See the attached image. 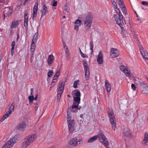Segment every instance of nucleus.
I'll use <instances>...</instances> for the list:
<instances>
[{"label":"nucleus","mask_w":148,"mask_h":148,"mask_svg":"<svg viewBox=\"0 0 148 148\" xmlns=\"http://www.w3.org/2000/svg\"><path fill=\"white\" fill-rule=\"evenodd\" d=\"M115 12L114 15V18L116 21V23L121 28L123 26L122 24L125 23V20L120 10L118 7L114 8Z\"/></svg>","instance_id":"1"},{"label":"nucleus","mask_w":148,"mask_h":148,"mask_svg":"<svg viewBox=\"0 0 148 148\" xmlns=\"http://www.w3.org/2000/svg\"><path fill=\"white\" fill-rule=\"evenodd\" d=\"M37 136L34 134H31L27 136L23 140L21 147L22 148L28 147L34 142Z\"/></svg>","instance_id":"2"},{"label":"nucleus","mask_w":148,"mask_h":148,"mask_svg":"<svg viewBox=\"0 0 148 148\" xmlns=\"http://www.w3.org/2000/svg\"><path fill=\"white\" fill-rule=\"evenodd\" d=\"M92 20V16L90 13H88L84 21L85 29L86 31H88L90 28Z\"/></svg>","instance_id":"3"},{"label":"nucleus","mask_w":148,"mask_h":148,"mask_svg":"<svg viewBox=\"0 0 148 148\" xmlns=\"http://www.w3.org/2000/svg\"><path fill=\"white\" fill-rule=\"evenodd\" d=\"M18 139L17 137L15 136L10 138L7 141L3 146L1 148H10L18 140Z\"/></svg>","instance_id":"4"},{"label":"nucleus","mask_w":148,"mask_h":148,"mask_svg":"<svg viewBox=\"0 0 148 148\" xmlns=\"http://www.w3.org/2000/svg\"><path fill=\"white\" fill-rule=\"evenodd\" d=\"M58 89L57 91V101H60L61 95L64 90V85H63V81H60L58 84Z\"/></svg>","instance_id":"5"},{"label":"nucleus","mask_w":148,"mask_h":148,"mask_svg":"<svg viewBox=\"0 0 148 148\" xmlns=\"http://www.w3.org/2000/svg\"><path fill=\"white\" fill-rule=\"evenodd\" d=\"M108 116L110 119V122L112 125V130H115V127L116 126V121L115 117L114 116V113L113 111L110 110L108 112Z\"/></svg>","instance_id":"6"},{"label":"nucleus","mask_w":148,"mask_h":148,"mask_svg":"<svg viewBox=\"0 0 148 148\" xmlns=\"http://www.w3.org/2000/svg\"><path fill=\"white\" fill-rule=\"evenodd\" d=\"M83 65L84 70L85 79L86 80L88 81L90 78L89 69L87 62L85 60L83 61Z\"/></svg>","instance_id":"7"},{"label":"nucleus","mask_w":148,"mask_h":148,"mask_svg":"<svg viewBox=\"0 0 148 148\" xmlns=\"http://www.w3.org/2000/svg\"><path fill=\"white\" fill-rule=\"evenodd\" d=\"M97 138H99L100 141L105 146H108L109 143L107 138L102 133L99 134L97 135Z\"/></svg>","instance_id":"8"},{"label":"nucleus","mask_w":148,"mask_h":148,"mask_svg":"<svg viewBox=\"0 0 148 148\" xmlns=\"http://www.w3.org/2000/svg\"><path fill=\"white\" fill-rule=\"evenodd\" d=\"M14 106L12 105V104L11 105L9 109L6 112L5 114L3 115L2 118L1 119V121H3L8 117L14 111Z\"/></svg>","instance_id":"9"},{"label":"nucleus","mask_w":148,"mask_h":148,"mask_svg":"<svg viewBox=\"0 0 148 148\" xmlns=\"http://www.w3.org/2000/svg\"><path fill=\"white\" fill-rule=\"evenodd\" d=\"M120 54L119 50L115 48H112L111 50L110 56L112 58H115L118 57Z\"/></svg>","instance_id":"10"},{"label":"nucleus","mask_w":148,"mask_h":148,"mask_svg":"<svg viewBox=\"0 0 148 148\" xmlns=\"http://www.w3.org/2000/svg\"><path fill=\"white\" fill-rule=\"evenodd\" d=\"M120 69L126 74L129 78H131V76L130 75V72L129 71L127 67L123 66H121L120 67Z\"/></svg>","instance_id":"11"},{"label":"nucleus","mask_w":148,"mask_h":148,"mask_svg":"<svg viewBox=\"0 0 148 148\" xmlns=\"http://www.w3.org/2000/svg\"><path fill=\"white\" fill-rule=\"evenodd\" d=\"M139 49L143 57L146 59H148V54L147 51L145 50L142 46L140 45Z\"/></svg>","instance_id":"12"},{"label":"nucleus","mask_w":148,"mask_h":148,"mask_svg":"<svg viewBox=\"0 0 148 148\" xmlns=\"http://www.w3.org/2000/svg\"><path fill=\"white\" fill-rule=\"evenodd\" d=\"M38 2L36 1L34 5L33 8L32 14V19L34 20V18L37 15V12L38 10Z\"/></svg>","instance_id":"13"},{"label":"nucleus","mask_w":148,"mask_h":148,"mask_svg":"<svg viewBox=\"0 0 148 148\" xmlns=\"http://www.w3.org/2000/svg\"><path fill=\"white\" fill-rule=\"evenodd\" d=\"M68 122L69 129L70 132H72L74 130L75 122L72 120Z\"/></svg>","instance_id":"14"},{"label":"nucleus","mask_w":148,"mask_h":148,"mask_svg":"<svg viewBox=\"0 0 148 148\" xmlns=\"http://www.w3.org/2000/svg\"><path fill=\"white\" fill-rule=\"evenodd\" d=\"M97 60L99 64H102L103 62V54L102 51H100L99 55L97 57Z\"/></svg>","instance_id":"15"},{"label":"nucleus","mask_w":148,"mask_h":148,"mask_svg":"<svg viewBox=\"0 0 148 148\" xmlns=\"http://www.w3.org/2000/svg\"><path fill=\"white\" fill-rule=\"evenodd\" d=\"M148 143V132L145 133L142 144L143 145L145 146L147 145Z\"/></svg>","instance_id":"16"},{"label":"nucleus","mask_w":148,"mask_h":148,"mask_svg":"<svg viewBox=\"0 0 148 148\" xmlns=\"http://www.w3.org/2000/svg\"><path fill=\"white\" fill-rule=\"evenodd\" d=\"M123 133L124 136L129 138H132V136L131 134V132L129 129L125 130L124 129L123 130Z\"/></svg>","instance_id":"17"},{"label":"nucleus","mask_w":148,"mask_h":148,"mask_svg":"<svg viewBox=\"0 0 148 148\" xmlns=\"http://www.w3.org/2000/svg\"><path fill=\"white\" fill-rule=\"evenodd\" d=\"M77 140L78 139L77 138H73L69 141V143L72 145L76 146L77 145L78 143Z\"/></svg>","instance_id":"18"},{"label":"nucleus","mask_w":148,"mask_h":148,"mask_svg":"<svg viewBox=\"0 0 148 148\" xmlns=\"http://www.w3.org/2000/svg\"><path fill=\"white\" fill-rule=\"evenodd\" d=\"M12 8L10 7L5 8L4 10V15L6 14L9 16H10L11 15L12 13Z\"/></svg>","instance_id":"19"},{"label":"nucleus","mask_w":148,"mask_h":148,"mask_svg":"<svg viewBox=\"0 0 148 148\" xmlns=\"http://www.w3.org/2000/svg\"><path fill=\"white\" fill-rule=\"evenodd\" d=\"M47 11V8L45 5H44L42 7L41 11V18H42L45 16Z\"/></svg>","instance_id":"20"},{"label":"nucleus","mask_w":148,"mask_h":148,"mask_svg":"<svg viewBox=\"0 0 148 148\" xmlns=\"http://www.w3.org/2000/svg\"><path fill=\"white\" fill-rule=\"evenodd\" d=\"M105 87L107 92L108 93L110 92L111 90V85L109 83L107 80H106L105 81Z\"/></svg>","instance_id":"21"},{"label":"nucleus","mask_w":148,"mask_h":148,"mask_svg":"<svg viewBox=\"0 0 148 148\" xmlns=\"http://www.w3.org/2000/svg\"><path fill=\"white\" fill-rule=\"evenodd\" d=\"M20 20H14L13 21L11 25V27L12 28H16L19 24Z\"/></svg>","instance_id":"22"},{"label":"nucleus","mask_w":148,"mask_h":148,"mask_svg":"<svg viewBox=\"0 0 148 148\" xmlns=\"http://www.w3.org/2000/svg\"><path fill=\"white\" fill-rule=\"evenodd\" d=\"M54 60V56L52 55L51 54L49 55L47 59V62L48 64H51L53 62Z\"/></svg>","instance_id":"23"},{"label":"nucleus","mask_w":148,"mask_h":148,"mask_svg":"<svg viewBox=\"0 0 148 148\" xmlns=\"http://www.w3.org/2000/svg\"><path fill=\"white\" fill-rule=\"evenodd\" d=\"M35 43H33L32 42L31 45L30 47V49L31 51V54L32 56H33L34 53V51L36 47Z\"/></svg>","instance_id":"24"},{"label":"nucleus","mask_w":148,"mask_h":148,"mask_svg":"<svg viewBox=\"0 0 148 148\" xmlns=\"http://www.w3.org/2000/svg\"><path fill=\"white\" fill-rule=\"evenodd\" d=\"M38 32L36 33L33 36V39L32 40V42L33 43H35L37 41L38 37Z\"/></svg>","instance_id":"25"},{"label":"nucleus","mask_w":148,"mask_h":148,"mask_svg":"<svg viewBox=\"0 0 148 148\" xmlns=\"http://www.w3.org/2000/svg\"><path fill=\"white\" fill-rule=\"evenodd\" d=\"M71 111V108H68L67 110V121L69 122L70 121H71V116L70 115V111Z\"/></svg>","instance_id":"26"},{"label":"nucleus","mask_w":148,"mask_h":148,"mask_svg":"<svg viewBox=\"0 0 148 148\" xmlns=\"http://www.w3.org/2000/svg\"><path fill=\"white\" fill-rule=\"evenodd\" d=\"M97 138V135L93 136L90 138L88 141V143H91L96 140Z\"/></svg>","instance_id":"27"},{"label":"nucleus","mask_w":148,"mask_h":148,"mask_svg":"<svg viewBox=\"0 0 148 148\" xmlns=\"http://www.w3.org/2000/svg\"><path fill=\"white\" fill-rule=\"evenodd\" d=\"M26 125L24 122H21L18 127V129H23L25 128Z\"/></svg>","instance_id":"28"},{"label":"nucleus","mask_w":148,"mask_h":148,"mask_svg":"<svg viewBox=\"0 0 148 148\" xmlns=\"http://www.w3.org/2000/svg\"><path fill=\"white\" fill-rule=\"evenodd\" d=\"M90 49L91 50L90 53L92 55L93 51V43L92 41H90L89 44Z\"/></svg>","instance_id":"29"},{"label":"nucleus","mask_w":148,"mask_h":148,"mask_svg":"<svg viewBox=\"0 0 148 148\" xmlns=\"http://www.w3.org/2000/svg\"><path fill=\"white\" fill-rule=\"evenodd\" d=\"M74 100L77 103H79L80 101V97H74Z\"/></svg>","instance_id":"30"},{"label":"nucleus","mask_w":148,"mask_h":148,"mask_svg":"<svg viewBox=\"0 0 148 148\" xmlns=\"http://www.w3.org/2000/svg\"><path fill=\"white\" fill-rule=\"evenodd\" d=\"M79 82V80H77L74 82L73 83V87L75 88H77V84Z\"/></svg>","instance_id":"31"},{"label":"nucleus","mask_w":148,"mask_h":148,"mask_svg":"<svg viewBox=\"0 0 148 148\" xmlns=\"http://www.w3.org/2000/svg\"><path fill=\"white\" fill-rule=\"evenodd\" d=\"M74 24L75 25H78L80 26L81 24V21L79 19H77L75 21Z\"/></svg>","instance_id":"32"},{"label":"nucleus","mask_w":148,"mask_h":148,"mask_svg":"<svg viewBox=\"0 0 148 148\" xmlns=\"http://www.w3.org/2000/svg\"><path fill=\"white\" fill-rule=\"evenodd\" d=\"M53 72L52 71H50V70H49L47 73L48 77H51L53 75Z\"/></svg>","instance_id":"33"},{"label":"nucleus","mask_w":148,"mask_h":148,"mask_svg":"<svg viewBox=\"0 0 148 148\" xmlns=\"http://www.w3.org/2000/svg\"><path fill=\"white\" fill-rule=\"evenodd\" d=\"M121 9L123 13V14L125 15H127V13L125 8L124 7Z\"/></svg>","instance_id":"34"},{"label":"nucleus","mask_w":148,"mask_h":148,"mask_svg":"<svg viewBox=\"0 0 148 148\" xmlns=\"http://www.w3.org/2000/svg\"><path fill=\"white\" fill-rule=\"evenodd\" d=\"M78 103H73V105L72 106V108H77L78 106Z\"/></svg>","instance_id":"35"},{"label":"nucleus","mask_w":148,"mask_h":148,"mask_svg":"<svg viewBox=\"0 0 148 148\" xmlns=\"http://www.w3.org/2000/svg\"><path fill=\"white\" fill-rule=\"evenodd\" d=\"M76 92L75 93V95L76 97H80L81 93L79 91L76 90Z\"/></svg>","instance_id":"36"},{"label":"nucleus","mask_w":148,"mask_h":148,"mask_svg":"<svg viewBox=\"0 0 148 148\" xmlns=\"http://www.w3.org/2000/svg\"><path fill=\"white\" fill-rule=\"evenodd\" d=\"M143 94H148V87H146L144 88L143 90Z\"/></svg>","instance_id":"37"},{"label":"nucleus","mask_w":148,"mask_h":148,"mask_svg":"<svg viewBox=\"0 0 148 148\" xmlns=\"http://www.w3.org/2000/svg\"><path fill=\"white\" fill-rule=\"evenodd\" d=\"M28 99L29 101V102H32L34 99V95H32L29 96L28 97Z\"/></svg>","instance_id":"38"},{"label":"nucleus","mask_w":148,"mask_h":148,"mask_svg":"<svg viewBox=\"0 0 148 148\" xmlns=\"http://www.w3.org/2000/svg\"><path fill=\"white\" fill-rule=\"evenodd\" d=\"M118 5H119L121 8L125 7V5L124 3V2L123 1H122V2L120 3H119Z\"/></svg>","instance_id":"39"},{"label":"nucleus","mask_w":148,"mask_h":148,"mask_svg":"<svg viewBox=\"0 0 148 148\" xmlns=\"http://www.w3.org/2000/svg\"><path fill=\"white\" fill-rule=\"evenodd\" d=\"M28 21V19H24V26L25 27H27L28 26L27 22Z\"/></svg>","instance_id":"40"},{"label":"nucleus","mask_w":148,"mask_h":148,"mask_svg":"<svg viewBox=\"0 0 148 148\" xmlns=\"http://www.w3.org/2000/svg\"><path fill=\"white\" fill-rule=\"evenodd\" d=\"M56 80H53L51 84V87H53L55 85Z\"/></svg>","instance_id":"41"},{"label":"nucleus","mask_w":148,"mask_h":148,"mask_svg":"<svg viewBox=\"0 0 148 148\" xmlns=\"http://www.w3.org/2000/svg\"><path fill=\"white\" fill-rule=\"evenodd\" d=\"M82 57L83 58H88V56L86 54L84 53H82L81 54Z\"/></svg>","instance_id":"42"},{"label":"nucleus","mask_w":148,"mask_h":148,"mask_svg":"<svg viewBox=\"0 0 148 148\" xmlns=\"http://www.w3.org/2000/svg\"><path fill=\"white\" fill-rule=\"evenodd\" d=\"M112 5L113 6L114 9L115 8H116L117 7V5L115 1L114 2H113L112 3Z\"/></svg>","instance_id":"43"},{"label":"nucleus","mask_w":148,"mask_h":148,"mask_svg":"<svg viewBox=\"0 0 148 148\" xmlns=\"http://www.w3.org/2000/svg\"><path fill=\"white\" fill-rule=\"evenodd\" d=\"M141 3L143 5H148V2L146 1H143L141 2Z\"/></svg>","instance_id":"44"},{"label":"nucleus","mask_w":148,"mask_h":148,"mask_svg":"<svg viewBox=\"0 0 148 148\" xmlns=\"http://www.w3.org/2000/svg\"><path fill=\"white\" fill-rule=\"evenodd\" d=\"M24 19H28V14L27 12H25L24 14Z\"/></svg>","instance_id":"45"},{"label":"nucleus","mask_w":148,"mask_h":148,"mask_svg":"<svg viewBox=\"0 0 148 148\" xmlns=\"http://www.w3.org/2000/svg\"><path fill=\"white\" fill-rule=\"evenodd\" d=\"M15 42L14 41H13L12 44V48L14 49L15 46Z\"/></svg>","instance_id":"46"},{"label":"nucleus","mask_w":148,"mask_h":148,"mask_svg":"<svg viewBox=\"0 0 148 148\" xmlns=\"http://www.w3.org/2000/svg\"><path fill=\"white\" fill-rule=\"evenodd\" d=\"M79 26L76 25H74V29L77 31L79 29Z\"/></svg>","instance_id":"47"},{"label":"nucleus","mask_w":148,"mask_h":148,"mask_svg":"<svg viewBox=\"0 0 148 148\" xmlns=\"http://www.w3.org/2000/svg\"><path fill=\"white\" fill-rule=\"evenodd\" d=\"M131 88L133 90H135L136 88L135 85L132 84H131Z\"/></svg>","instance_id":"48"},{"label":"nucleus","mask_w":148,"mask_h":148,"mask_svg":"<svg viewBox=\"0 0 148 148\" xmlns=\"http://www.w3.org/2000/svg\"><path fill=\"white\" fill-rule=\"evenodd\" d=\"M142 18L139 17L136 18L137 21H138L139 22H141L142 21Z\"/></svg>","instance_id":"49"},{"label":"nucleus","mask_w":148,"mask_h":148,"mask_svg":"<svg viewBox=\"0 0 148 148\" xmlns=\"http://www.w3.org/2000/svg\"><path fill=\"white\" fill-rule=\"evenodd\" d=\"M14 49L11 48V54L12 56H13L14 54Z\"/></svg>","instance_id":"50"},{"label":"nucleus","mask_w":148,"mask_h":148,"mask_svg":"<svg viewBox=\"0 0 148 148\" xmlns=\"http://www.w3.org/2000/svg\"><path fill=\"white\" fill-rule=\"evenodd\" d=\"M57 1H55L53 3L52 5L53 6H56L57 5Z\"/></svg>","instance_id":"51"},{"label":"nucleus","mask_w":148,"mask_h":148,"mask_svg":"<svg viewBox=\"0 0 148 148\" xmlns=\"http://www.w3.org/2000/svg\"><path fill=\"white\" fill-rule=\"evenodd\" d=\"M65 49V51L66 53H67L68 52V47H65V48H64Z\"/></svg>","instance_id":"52"},{"label":"nucleus","mask_w":148,"mask_h":148,"mask_svg":"<svg viewBox=\"0 0 148 148\" xmlns=\"http://www.w3.org/2000/svg\"><path fill=\"white\" fill-rule=\"evenodd\" d=\"M59 74H60V72H57L54 75L55 76H56V77H58L59 75Z\"/></svg>","instance_id":"53"},{"label":"nucleus","mask_w":148,"mask_h":148,"mask_svg":"<svg viewBox=\"0 0 148 148\" xmlns=\"http://www.w3.org/2000/svg\"><path fill=\"white\" fill-rule=\"evenodd\" d=\"M58 77L54 75L53 77V80H56L58 79Z\"/></svg>","instance_id":"54"},{"label":"nucleus","mask_w":148,"mask_h":148,"mask_svg":"<svg viewBox=\"0 0 148 148\" xmlns=\"http://www.w3.org/2000/svg\"><path fill=\"white\" fill-rule=\"evenodd\" d=\"M31 95H33V93H34V91H33V88L31 89Z\"/></svg>","instance_id":"55"},{"label":"nucleus","mask_w":148,"mask_h":148,"mask_svg":"<svg viewBox=\"0 0 148 148\" xmlns=\"http://www.w3.org/2000/svg\"><path fill=\"white\" fill-rule=\"evenodd\" d=\"M116 2L118 4H119V3H120L122 2V1L121 0H117Z\"/></svg>","instance_id":"56"},{"label":"nucleus","mask_w":148,"mask_h":148,"mask_svg":"<svg viewBox=\"0 0 148 148\" xmlns=\"http://www.w3.org/2000/svg\"><path fill=\"white\" fill-rule=\"evenodd\" d=\"M35 105H36L35 106V107H36L35 109H36V110L38 109V105L37 103H36L35 104Z\"/></svg>","instance_id":"57"},{"label":"nucleus","mask_w":148,"mask_h":148,"mask_svg":"<svg viewBox=\"0 0 148 148\" xmlns=\"http://www.w3.org/2000/svg\"><path fill=\"white\" fill-rule=\"evenodd\" d=\"M62 41L63 42V47H64V48H65V47H67L66 46V44H65V42H64V40H62Z\"/></svg>","instance_id":"58"},{"label":"nucleus","mask_w":148,"mask_h":148,"mask_svg":"<svg viewBox=\"0 0 148 148\" xmlns=\"http://www.w3.org/2000/svg\"><path fill=\"white\" fill-rule=\"evenodd\" d=\"M31 0H24V5H25V3H27L28 1H29Z\"/></svg>","instance_id":"59"},{"label":"nucleus","mask_w":148,"mask_h":148,"mask_svg":"<svg viewBox=\"0 0 148 148\" xmlns=\"http://www.w3.org/2000/svg\"><path fill=\"white\" fill-rule=\"evenodd\" d=\"M33 56H32H32L30 58V61H31V63H32L33 62Z\"/></svg>","instance_id":"60"},{"label":"nucleus","mask_w":148,"mask_h":148,"mask_svg":"<svg viewBox=\"0 0 148 148\" xmlns=\"http://www.w3.org/2000/svg\"><path fill=\"white\" fill-rule=\"evenodd\" d=\"M38 97V95L37 94L35 97L34 98V100H37V97Z\"/></svg>","instance_id":"61"},{"label":"nucleus","mask_w":148,"mask_h":148,"mask_svg":"<svg viewBox=\"0 0 148 148\" xmlns=\"http://www.w3.org/2000/svg\"><path fill=\"white\" fill-rule=\"evenodd\" d=\"M65 11H66L68 13L69 12V10L67 9H66L65 10Z\"/></svg>","instance_id":"62"},{"label":"nucleus","mask_w":148,"mask_h":148,"mask_svg":"<svg viewBox=\"0 0 148 148\" xmlns=\"http://www.w3.org/2000/svg\"><path fill=\"white\" fill-rule=\"evenodd\" d=\"M79 52H80V54H81V53H82V51H81V49H80V48H79Z\"/></svg>","instance_id":"63"},{"label":"nucleus","mask_w":148,"mask_h":148,"mask_svg":"<svg viewBox=\"0 0 148 148\" xmlns=\"http://www.w3.org/2000/svg\"><path fill=\"white\" fill-rule=\"evenodd\" d=\"M111 1L112 3L113 2H114L115 1H114V0H111Z\"/></svg>","instance_id":"64"}]
</instances>
